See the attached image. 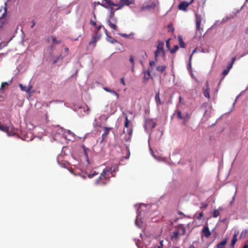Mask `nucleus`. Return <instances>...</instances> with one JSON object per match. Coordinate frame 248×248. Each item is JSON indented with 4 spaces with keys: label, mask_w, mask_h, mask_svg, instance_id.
<instances>
[{
    "label": "nucleus",
    "mask_w": 248,
    "mask_h": 248,
    "mask_svg": "<svg viewBox=\"0 0 248 248\" xmlns=\"http://www.w3.org/2000/svg\"><path fill=\"white\" fill-rule=\"evenodd\" d=\"M112 173V169L107 168L103 170L94 184L97 186H104L110 181V175Z\"/></svg>",
    "instance_id": "f257e3e1"
},
{
    "label": "nucleus",
    "mask_w": 248,
    "mask_h": 248,
    "mask_svg": "<svg viewBox=\"0 0 248 248\" xmlns=\"http://www.w3.org/2000/svg\"><path fill=\"white\" fill-rule=\"evenodd\" d=\"M186 229L183 224H179L175 227L174 231L171 233L170 239L173 243L176 244L179 240L180 235H184L186 233Z\"/></svg>",
    "instance_id": "f03ea898"
},
{
    "label": "nucleus",
    "mask_w": 248,
    "mask_h": 248,
    "mask_svg": "<svg viewBox=\"0 0 248 248\" xmlns=\"http://www.w3.org/2000/svg\"><path fill=\"white\" fill-rule=\"evenodd\" d=\"M164 42L162 41L158 42V45L157 46V50L155 53V58L156 61L157 60V57L159 54H161L163 57L165 56V52L163 49Z\"/></svg>",
    "instance_id": "7ed1b4c3"
},
{
    "label": "nucleus",
    "mask_w": 248,
    "mask_h": 248,
    "mask_svg": "<svg viewBox=\"0 0 248 248\" xmlns=\"http://www.w3.org/2000/svg\"><path fill=\"white\" fill-rule=\"evenodd\" d=\"M0 130L7 134L8 136H13L16 134V130L12 126H7L0 124Z\"/></svg>",
    "instance_id": "20e7f679"
},
{
    "label": "nucleus",
    "mask_w": 248,
    "mask_h": 248,
    "mask_svg": "<svg viewBox=\"0 0 248 248\" xmlns=\"http://www.w3.org/2000/svg\"><path fill=\"white\" fill-rule=\"evenodd\" d=\"M156 125L155 122L152 119H147L144 123V128L146 130L153 129Z\"/></svg>",
    "instance_id": "39448f33"
},
{
    "label": "nucleus",
    "mask_w": 248,
    "mask_h": 248,
    "mask_svg": "<svg viewBox=\"0 0 248 248\" xmlns=\"http://www.w3.org/2000/svg\"><path fill=\"white\" fill-rule=\"evenodd\" d=\"M6 8L0 9V28L2 27L5 22V15L6 14Z\"/></svg>",
    "instance_id": "423d86ee"
},
{
    "label": "nucleus",
    "mask_w": 248,
    "mask_h": 248,
    "mask_svg": "<svg viewBox=\"0 0 248 248\" xmlns=\"http://www.w3.org/2000/svg\"><path fill=\"white\" fill-rule=\"evenodd\" d=\"M193 0H191L190 2L183 1L178 5V8L180 10L186 11L188 6L193 2Z\"/></svg>",
    "instance_id": "0eeeda50"
},
{
    "label": "nucleus",
    "mask_w": 248,
    "mask_h": 248,
    "mask_svg": "<svg viewBox=\"0 0 248 248\" xmlns=\"http://www.w3.org/2000/svg\"><path fill=\"white\" fill-rule=\"evenodd\" d=\"M96 35L93 37L92 40L89 43V45L93 44V46H96V42L100 39L101 34L98 32H95Z\"/></svg>",
    "instance_id": "6e6552de"
},
{
    "label": "nucleus",
    "mask_w": 248,
    "mask_h": 248,
    "mask_svg": "<svg viewBox=\"0 0 248 248\" xmlns=\"http://www.w3.org/2000/svg\"><path fill=\"white\" fill-rule=\"evenodd\" d=\"M132 2L129 0H120L117 5L118 6V8L120 9L125 5L128 6Z\"/></svg>",
    "instance_id": "1a4fd4ad"
},
{
    "label": "nucleus",
    "mask_w": 248,
    "mask_h": 248,
    "mask_svg": "<svg viewBox=\"0 0 248 248\" xmlns=\"http://www.w3.org/2000/svg\"><path fill=\"white\" fill-rule=\"evenodd\" d=\"M202 22V17L201 16L197 15L196 17V30L200 31L202 30L201 28V25Z\"/></svg>",
    "instance_id": "9d476101"
},
{
    "label": "nucleus",
    "mask_w": 248,
    "mask_h": 248,
    "mask_svg": "<svg viewBox=\"0 0 248 248\" xmlns=\"http://www.w3.org/2000/svg\"><path fill=\"white\" fill-rule=\"evenodd\" d=\"M228 242V239L225 238L221 242L218 243L216 246L215 248H225V246Z\"/></svg>",
    "instance_id": "9b49d317"
},
{
    "label": "nucleus",
    "mask_w": 248,
    "mask_h": 248,
    "mask_svg": "<svg viewBox=\"0 0 248 248\" xmlns=\"http://www.w3.org/2000/svg\"><path fill=\"white\" fill-rule=\"evenodd\" d=\"M202 232L206 238H208L211 235V232L209 231V228L207 226L203 227L202 230Z\"/></svg>",
    "instance_id": "f8f14e48"
},
{
    "label": "nucleus",
    "mask_w": 248,
    "mask_h": 248,
    "mask_svg": "<svg viewBox=\"0 0 248 248\" xmlns=\"http://www.w3.org/2000/svg\"><path fill=\"white\" fill-rule=\"evenodd\" d=\"M104 133H103V134L102 135V141H103L107 138V137L108 136V134L109 133V130L111 129V128L105 127L104 128Z\"/></svg>",
    "instance_id": "ddd939ff"
},
{
    "label": "nucleus",
    "mask_w": 248,
    "mask_h": 248,
    "mask_svg": "<svg viewBox=\"0 0 248 248\" xmlns=\"http://www.w3.org/2000/svg\"><path fill=\"white\" fill-rule=\"evenodd\" d=\"M151 71L150 69H149L148 70L144 72V76L143 78L144 81L146 82L151 77Z\"/></svg>",
    "instance_id": "4468645a"
},
{
    "label": "nucleus",
    "mask_w": 248,
    "mask_h": 248,
    "mask_svg": "<svg viewBox=\"0 0 248 248\" xmlns=\"http://www.w3.org/2000/svg\"><path fill=\"white\" fill-rule=\"evenodd\" d=\"M106 40L108 41V42H109L110 43H112V44H114L115 43H116L117 42V41L113 38V37L109 36L108 34V32H107V31L106 30Z\"/></svg>",
    "instance_id": "2eb2a0df"
},
{
    "label": "nucleus",
    "mask_w": 248,
    "mask_h": 248,
    "mask_svg": "<svg viewBox=\"0 0 248 248\" xmlns=\"http://www.w3.org/2000/svg\"><path fill=\"white\" fill-rule=\"evenodd\" d=\"M166 68H167V67H166V65H157L156 66V70L157 71L162 73L163 72L165 71Z\"/></svg>",
    "instance_id": "dca6fc26"
},
{
    "label": "nucleus",
    "mask_w": 248,
    "mask_h": 248,
    "mask_svg": "<svg viewBox=\"0 0 248 248\" xmlns=\"http://www.w3.org/2000/svg\"><path fill=\"white\" fill-rule=\"evenodd\" d=\"M19 86L20 88V89L22 91H25L27 93H30L31 89V86H29L28 88H27L26 86H23L22 84L20 83L19 84Z\"/></svg>",
    "instance_id": "f3484780"
},
{
    "label": "nucleus",
    "mask_w": 248,
    "mask_h": 248,
    "mask_svg": "<svg viewBox=\"0 0 248 248\" xmlns=\"http://www.w3.org/2000/svg\"><path fill=\"white\" fill-rule=\"evenodd\" d=\"M155 101L157 106H159L163 103L160 100L159 92L156 93L155 95Z\"/></svg>",
    "instance_id": "a211bd4d"
},
{
    "label": "nucleus",
    "mask_w": 248,
    "mask_h": 248,
    "mask_svg": "<svg viewBox=\"0 0 248 248\" xmlns=\"http://www.w3.org/2000/svg\"><path fill=\"white\" fill-rule=\"evenodd\" d=\"M105 3L102 4V5L105 7H107L108 6L116 5L111 2V0H105Z\"/></svg>",
    "instance_id": "6ab92c4d"
},
{
    "label": "nucleus",
    "mask_w": 248,
    "mask_h": 248,
    "mask_svg": "<svg viewBox=\"0 0 248 248\" xmlns=\"http://www.w3.org/2000/svg\"><path fill=\"white\" fill-rule=\"evenodd\" d=\"M203 94L205 97L208 99L210 98L209 89L208 87L206 89L203 90Z\"/></svg>",
    "instance_id": "aec40b11"
},
{
    "label": "nucleus",
    "mask_w": 248,
    "mask_h": 248,
    "mask_svg": "<svg viewBox=\"0 0 248 248\" xmlns=\"http://www.w3.org/2000/svg\"><path fill=\"white\" fill-rule=\"evenodd\" d=\"M107 23L111 28H112V29H113L114 30H117V27L115 23H112L109 20H108L107 21Z\"/></svg>",
    "instance_id": "412c9836"
},
{
    "label": "nucleus",
    "mask_w": 248,
    "mask_h": 248,
    "mask_svg": "<svg viewBox=\"0 0 248 248\" xmlns=\"http://www.w3.org/2000/svg\"><path fill=\"white\" fill-rule=\"evenodd\" d=\"M178 41L179 42L180 46L181 47L185 48V44L183 41L182 38L181 36L178 37Z\"/></svg>",
    "instance_id": "4be33fe9"
},
{
    "label": "nucleus",
    "mask_w": 248,
    "mask_h": 248,
    "mask_svg": "<svg viewBox=\"0 0 248 248\" xmlns=\"http://www.w3.org/2000/svg\"><path fill=\"white\" fill-rule=\"evenodd\" d=\"M248 233V231H247V230H243L241 234H240V238H245L246 235H247Z\"/></svg>",
    "instance_id": "5701e85b"
},
{
    "label": "nucleus",
    "mask_w": 248,
    "mask_h": 248,
    "mask_svg": "<svg viewBox=\"0 0 248 248\" xmlns=\"http://www.w3.org/2000/svg\"><path fill=\"white\" fill-rule=\"evenodd\" d=\"M9 83L7 82H4L1 83V87L0 88V90H3L8 87Z\"/></svg>",
    "instance_id": "b1692460"
},
{
    "label": "nucleus",
    "mask_w": 248,
    "mask_h": 248,
    "mask_svg": "<svg viewBox=\"0 0 248 248\" xmlns=\"http://www.w3.org/2000/svg\"><path fill=\"white\" fill-rule=\"evenodd\" d=\"M229 71L230 70L228 69H227V68H226V69H225V70H223V71L222 72V75L223 76V77L220 80L219 84L220 83L221 81L223 80L224 77L225 76H226L228 74Z\"/></svg>",
    "instance_id": "393cba45"
},
{
    "label": "nucleus",
    "mask_w": 248,
    "mask_h": 248,
    "mask_svg": "<svg viewBox=\"0 0 248 248\" xmlns=\"http://www.w3.org/2000/svg\"><path fill=\"white\" fill-rule=\"evenodd\" d=\"M195 216H196V217L197 218V219L198 220H201V218L203 217V213L202 212H201L200 213H199L198 215H197V213L195 214Z\"/></svg>",
    "instance_id": "a878e982"
},
{
    "label": "nucleus",
    "mask_w": 248,
    "mask_h": 248,
    "mask_svg": "<svg viewBox=\"0 0 248 248\" xmlns=\"http://www.w3.org/2000/svg\"><path fill=\"white\" fill-rule=\"evenodd\" d=\"M179 47L177 45H175L174 46L173 48L170 50V52L171 54H173L175 53L178 49Z\"/></svg>",
    "instance_id": "bb28decb"
},
{
    "label": "nucleus",
    "mask_w": 248,
    "mask_h": 248,
    "mask_svg": "<svg viewBox=\"0 0 248 248\" xmlns=\"http://www.w3.org/2000/svg\"><path fill=\"white\" fill-rule=\"evenodd\" d=\"M98 174V173L96 171H94L93 173H90L87 174V176L89 178H92L94 176H96Z\"/></svg>",
    "instance_id": "cd10ccee"
},
{
    "label": "nucleus",
    "mask_w": 248,
    "mask_h": 248,
    "mask_svg": "<svg viewBox=\"0 0 248 248\" xmlns=\"http://www.w3.org/2000/svg\"><path fill=\"white\" fill-rule=\"evenodd\" d=\"M129 123L130 121L128 120L127 116H126L125 117L124 127L128 128Z\"/></svg>",
    "instance_id": "c85d7f7f"
},
{
    "label": "nucleus",
    "mask_w": 248,
    "mask_h": 248,
    "mask_svg": "<svg viewBox=\"0 0 248 248\" xmlns=\"http://www.w3.org/2000/svg\"><path fill=\"white\" fill-rule=\"evenodd\" d=\"M219 211H218V210L215 209L214 210L213 213V216L214 217H217L219 216Z\"/></svg>",
    "instance_id": "c756f323"
},
{
    "label": "nucleus",
    "mask_w": 248,
    "mask_h": 248,
    "mask_svg": "<svg viewBox=\"0 0 248 248\" xmlns=\"http://www.w3.org/2000/svg\"><path fill=\"white\" fill-rule=\"evenodd\" d=\"M129 61L132 63V72H134V59L132 56H130L129 58Z\"/></svg>",
    "instance_id": "7c9ffc66"
},
{
    "label": "nucleus",
    "mask_w": 248,
    "mask_h": 248,
    "mask_svg": "<svg viewBox=\"0 0 248 248\" xmlns=\"http://www.w3.org/2000/svg\"><path fill=\"white\" fill-rule=\"evenodd\" d=\"M236 241H237V238L233 237L232 239V240L231 244L230 245L232 246V247H234V246L235 244Z\"/></svg>",
    "instance_id": "2f4dec72"
},
{
    "label": "nucleus",
    "mask_w": 248,
    "mask_h": 248,
    "mask_svg": "<svg viewBox=\"0 0 248 248\" xmlns=\"http://www.w3.org/2000/svg\"><path fill=\"white\" fill-rule=\"evenodd\" d=\"M109 93H110L111 94L115 95L117 97V98H119V94L117 93L115 91L110 89Z\"/></svg>",
    "instance_id": "473e14b6"
},
{
    "label": "nucleus",
    "mask_w": 248,
    "mask_h": 248,
    "mask_svg": "<svg viewBox=\"0 0 248 248\" xmlns=\"http://www.w3.org/2000/svg\"><path fill=\"white\" fill-rule=\"evenodd\" d=\"M126 151L127 152V154L125 156V158L128 159V158H129V157L130 156V150H129V147L128 146L126 147Z\"/></svg>",
    "instance_id": "72a5a7b5"
},
{
    "label": "nucleus",
    "mask_w": 248,
    "mask_h": 248,
    "mask_svg": "<svg viewBox=\"0 0 248 248\" xmlns=\"http://www.w3.org/2000/svg\"><path fill=\"white\" fill-rule=\"evenodd\" d=\"M53 41L56 44H59L62 43V40H57V39L55 37H52Z\"/></svg>",
    "instance_id": "f704fd0d"
},
{
    "label": "nucleus",
    "mask_w": 248,
    "mask_h": 248,
    "mask_svg": "<svg viewBox=\"0 0 248 248\" xmlns=\"http://www.w3.org/2000/svg\"><path fill=\"white\" fill-rule=\"evenodd\" d=\"M177 116L178 118H179L180 119H183V117L182 115V113H181V111H180V110L177 111Z\"/></svg>",
    "instance_id": "c9c22d12"
},
{
    "label": "nucleus",
    "mask_w": 248,
    "mask_h": 248,
    "mask_svg": "<svg viewBox=\"0 0 248 248\" xmlns=\"http://www.w3.org/2000/svg\"><path fill=\"white\" fill-rule=\"evenodd\" d=\"M155 64V61H150V63H149V64H150V66H151V68H150L151 71H152L153 70V66H154Z\"/></svg>",
    "instance_id": "e433bc0d"
},
{
    "label": "nucleus",
    "mask_w": 248,
    "mask_h": 248,
    "mask_svg": "<svg viewBox=\"0 0 248 248\" xmlns=\"http://www.w3.org/2000/svg\"><path fill=\"white\" fill-rule=\"evenodd\" d=\"M102 25H97V26H96V27H95V30H96V32H99L98 31H99L100 30V29L102 28Z\"/></svg>",
    "instance_id": "4c0bfd02"
},
{
    "label": "nucleus",
    "mask_w": 248,
    "mask_h": 248,
    "mask_svg": "<svg viewBox=\"0 0 248 248\" xmlns=\"http://www.w3.org/2000/svg\"><path fill=\"white\" fill-rule=\"evenodd\" d=\"M127 133L130 136H131L132 134V129L131 128H130L129 129H128L127 130Z\"/></svg>",
    "instance_id": "58836bf2"
},
{
    "label": "nucleus",
    "mask_w": 248,
    "mask_h": 248,
    "mask_svg": "<svg viewBox=\"0 0 248 248\" xmlns=\"http://www.w3.org/2000/svg\"><path fill=\"white\" fill-rule=\"evenodd\" d=\"M90 23L94 28L96 27V26L97 25L96 24V23L95 21H93V20H90Z\"/></svg>",
    "instance_id": "ea45409f"
},
{
    "label": "nucleus",
    "mask_w": 248,
    "mask_h": 248,
    "mask_svg": "<svg viewBox=\"0 0 248 248\" xmlns=\"http://www.w3.org/2000/svg\"><path fill=\"white\" fill-rule=\"evenodd\" d=\"M170 39H168L166 41V45L167 48L170 49Z\"/></svg>",
    "instance_id": "a19ab883"
},
{
    "label": "nucleus",
    "mask_w": 248,
    "mask_h": 248,
    "mask_svg": "<svg viewBox=\"0 0 248 248\" xmlns=\"http://www.w3.org/2000/svg\"><path fill=\"white\" fill-rule=\"evenodd\" d=\"M232 65H233V63L232 62H230L228 65V67H227V69H228L229 70L232 68Z\"/></svg>",
    "instance_id": "79ce46f5"
},
{
    "label": "nucleus",
    "mask_w": 248,
    "mask_h": 248,
    "mask_svg": "<svg viewBox=\"0 0 248 248\" xmlns=\"http://www.w3.org/2000/svg\"><path fill=\"white\" fill-rule=\"evenodd\" d=\"M196 51V49H195L194 50H193L192 54L190 55V58H189V61H190V62H191V59H192V55H193V54H194Z\"/></svg>",
    "instance_id": "37998d69"
},
{
    "label": "nucleus",
    "mask_w": 248,
    "mask_h": 248,
    "mask_svg": "<svg viewBox=\"0 0 248 248\" xmlns=\"http://www.w3.org/2000/svg\"><path fill=\"white\" fill-rule=\"evenodd\" d=\"M238 234L239 232L238 231H235L233 237L237 238V236L238 235Z\"/></svg>",
    "instance_id": "c03bdc74"
},
{
    "label": "nucleus",
    "mask_w": 248,
    "mask_h": 248,
    "mask_svg": "<svg viewBox=\"0 0 248 248\" xmlns=\"http://www.w3.org/2000/svg\"><path fill=\"white\" fill-rule=\"evenodd\" d=\"M163 242V241H161L160 242V245L158 246V248H164Z\"/></svg>",
    "instance_id": "a18cd8bd"
},
{
    "label": "nucleus",
    "mask_w": 248,
    "mask_h": 248,
    "mask_svg": "<svg viewBox=\"0 0 248 248\" xmlns=\"http://www.w3.org/2000/svg\"><path fill=\"white\" fill-rule=\"evenodd\" d=\"M207 206H208L207 204H204L202 205V206H201L200 208L201 209H202V208L205 209L207 208Z\"/></svg>",
    "instance_id": "49530a36"
},
{
    "label": "nucleus",
    "mask_w": 248,
    "mask_h": 248,
    "mask_svg": "<svg viewBox=\"0 0 248 248\" xmlns=\"http://www.w3.org/2000/svg\"><path fill=\"white\" fill-rule=\"evenodd\" d=\"M120 81L124 85H125V82H124V78H121L120 79Z\"/></svg>",
    "instance_id": "de8ad7c7"
},
{
    "label": "nucleus",
    "mask_w": 248,
    "mask_h": 248,
    "mask_svg": "<svg viewBox=\"0 0 248 248\" xmlns=\"http://www.w3.org/2000/svg\"><path fill=\"white\" fill-rule=\"evenodd\" d=\"M103 89H104L105 91H107V92H109V91H110V89H108V87H103Z\"/></svg>",
    "instance_id": "09e8293b"
},
{
    "label": "nucleus",
    "mask_w": 248,
    "mask_h": 248,
    "mask_svg": "<svg viewBox=\"0 0 248 248\" xmlns=\"http://www.w3.org/2000/svg\"><path fill=\"white\" fill-rule=\"evenodd\" d=\"M59 58H57L56 60H54L53 61V63L55 64L58 62V60H59Z\"/></svg>",
    "instance_id": "8fccbe9b"
},
{
    "label": "nucleus",
    "mask_w": 248,
    "mask_h": 248,
    "mask_svg": "<svg viewBox=\"0 0 248 248\" xmlns=\"http://www.w3.org/2000/svg\"><path fill=\"white\" fill-rule=\"evenodd\" d=\"M235 60V57H233L232 59V61L231 62H232V63H233Z\"/></svg>",
    "instance_id": "3c124183"
},
{
    "label": "nucleus",
    "mask_w": 248,
    "mask_h": 248,
    "mask_svg": "<svg viewBox=\"0 0 248 248\" xmlns=\"http://www.w3.org/2000/svg\"><path fill=\"white\" fill-rule=\"evenodd\" d=\"M243 248H248V244H246L244 246Z\"/></svg>",
    "instance_id": "603ef678"
},
{
    "label": "nucleus",
    "mask_w": 248,
    "mask_h": 248,
    "mask_svg": "<svg viewBox=\"0 0 248 248\" xmlns=\"http://www.w3.org/2000/svg\"><path fill=\"white\" fill-rule=\"evenodd\" d=\"M120 35L124 37L127 36V35L126 34H123V33H121Z\"/></svg>",
    "instance_id": "864d4df0"
},
{
    "label": "nucleus",
    "mask_w": 248,
    "mask_h": 248,
    "mask_svg": "<svg viewBox=\"0 0 248 248\" xmlns=\"http://www.w3.org/2000/svg\"><path fill=\"white\" fill-rule=\"evenodd\" d=\"M228 248H234V247H232V246L230 245V246L228 247Z\"/></svg>",
    "instance_id": "5fc2aeb1"
},
{
    "label": "nucleus",
    "mask_w": 248,
    "mask_h": 248,
    "mask_svg": "<svg viewBox=\"0 0 248 248\" xmlns=\"http://www.w3.org/2000/svg\"><path fill=\"white\" fill-rule=\"evenodd\" d=\"M84 153H85V155H86V156H87V154L86 151V150H84Z\"/></svg>",
    "instance_id": "6e6d98bb"
},
{
    "label": "nucleus",
    "mask_w": 248,
    "mask_h": 248,
    "mask_svg": "<svg viewBox=\"0 0 248 248\" xmlns=\"http://www.w3.org/2000/svg\"><path fill=\"white\" fill-rule=\"evenodd\" d=\"M181 99H182V97L181 96H180L179 97V101H180V102L181 101Z\"/></svg>",
    "instance_id": "4d7b16f0"
},
{
    "label": "nucleus",
    "mask_w": 248,
    "mask_h": 248,
    "mask_svg": "<svg viewBox=\"0 0 248 248\" xmlns=\"http://www.w3.org/2000/svg\"><path fill=\"white\" fill-rule=\"evenodd\" d=\"M34 25H35V23H33L31 27L32 28L34 26Z\"/></svg>",
    "instance_id": "13d9d810"
},
{
    "label": "nucleus",
    "mask_w": 248,
    "mask_h": 248,
    "mask_svg": "<svg viewBox=\"0 0 248 248\" xmlns=\"http://www.w3.org/2000/svg\"><path fill=\"white\" fill-rule=\"evenodd\" d=\"M82 177L83 178H86V176H82Z\"/></svg>",
    "instance_id": "bf43d9fd"
},
{
    "label": "nucleus",
    "mask_w": 248,
    "mask_h": 248,
    "mask_svg": "<svg viewBox=\"0 0 248 248\" xmlns=\"http://www.w3.org/2000/svg\"><path fill=\"white\" fill-rule=\"evenodd\" d=\"M65 49H66V50H68V48H66Z\"/></svg>",
    "instance_id": "052dcab7"
}]
</instances>
